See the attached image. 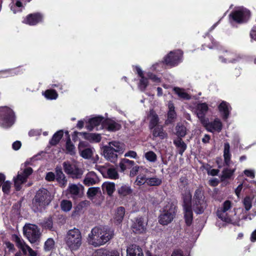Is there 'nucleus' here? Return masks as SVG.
<instances>
[{"instance_id": "obj_1", "label": "nucleus", "mask_w": 256, "mask_h": 256, "mask_svg": "<svg viewBox=\"0 0 256 256\" xmlns=\"http://www.w3.org/2000/svg\"><path fill=\"white\" fill-rule=\"evenodd\" d=\"M114 231L106 226H99L93 228L87 237L88 244L94 248L104 245L114 236Z\"/></svg>"}, {"instance_id": "obj_2", "label": "nucleus", "mask_w": 256, "mask_h": 256, "mask_svg": "<svg viewBox=\"0 0 256 256\" xmlns=\"http://www.w3.org/2000/svg\"><path fill=\"white\" fill-rule=\"evenodd\" d=\"M216 215L222 221L233 224H237L240 218L236 216V208L233 207L232 202L228 200L224 202L218 208Z\"/></svg>"}, {"instance_id": "obj_3", "label": "nucleus", "mask_w": 256, "mask_h": 256, "mask_svg": "<svg viewBox=\"0 0 256 256\" xmlns=\"http://www.w3.org/2000/svg\"><path fill=\"white\" fill-rule=\"evenodd\" d=\"M64 242L68 249L74 252L78 250L82 245V235L80 230L74 228L68 230L65 236Z\"/></svg>"}, {"instance_id": "obj_4", "label": "nucleus", "mask_w": 256, "mask_h": 256, "mask_svg": "<svg viewBox=\"0 0 256 256\" xmlns=\"http://www.w3.org/2000/svg\"><path fill=\"white\" fill-rule=\"evenodd\" d=\"M50 192L45 188L40 189L32 202V208L34 212H40L48 206L52 200Z\"/></svg>"}, {"instance_id": "obj_5", "label": "nucleus", "mask_w": 256, "mask_h": 256, "mask_svg": "<svg viewBox=\"0 0 256 256\" xmlns=\"http://www.w3.org/2000/svg\"><path fill=\"white\" fill-rule=\"evenodd\" d=\"M14 121V114L11 108L7 106L0 108V126L3 128H10Z\"/></svg>"}, {"instance_id": "obj_6", "label": "nucleus", "mask_w": 256, "mask_h": 256, "mask_svg": "<svg viewBox=\"0 0 256 256\" xmlns=\"http://www.w3.org/2000/svg\"><path fill=\"white\" fill-rule=\"evenodd\" d=\"M192 202L193 209L195 212L198 214H202L206 208L207 204L202 188H199L196 190Z\"/></svg>"}, {"instance_id": "obj_7", "label": "nucleus", "mask_w": 256, "mask_h": 256, "mask_svg": "<svg viewBox=\"0 0 256 256\" xmlns=\"http://www.w3.org/2000/svg\"><path fill=\"white\" fill-rule=\"evenodd\" d=\"M176 212V208L172 203L168 204L164 208L162 213L158 218L160 224L166 226L170 223L175 217Z\"/></svg>"}, {"instance_id": "obj_8", "label": "nucleus", "mask_w": 256, "mask_h": 256, "mask_svg": "<svg viewBox=\"0 0 256 256\" xmlns=\"http://www.w3.org/2000/svg\"><path fill=\"white\" fill-rule=\"evenodd\" d=\"M250 12L244 7L236 8L230 14V19L238 24L246 22L250 18Z\"/></svg>"}, {"instance_id": "obj_9", "label": "nucleus", "mask_w": 256, "mask_h": 256, "mask_svg": "<svg viewBox=\"0 0 256 256\" xmlns=\"http://www.w3.org/2000/svg\"><path fill=\"white\" fill-rule=\"evenodd\" d=\"M24 236L30 243L37 242L40 238V233L37 226L28 224L24 225L23 228Z\"/></svg>"}, {"instance_id": "obj_10", "label": "nucleus", "mask_w": 256, "mask_h": 256, "mask_svg": "<svg viewBox=\"0 0 256 256\" xmlns=\"http://www.w3.org/2000/svg\"><path fill=\"white\" fill-rule=\"evenodd\" d=\"M62 164L64 172L72 178H80L82 176L83 171L76 164H70L69 162H65Z\"/></svg>"}, {"instance_id": "obj_11", "label": "nucleus", "mask_w": 256, "mask_h": 256, "mask_svg": "<svg viewBox=\"0 0 256 256\" xmlns=\"http://www.w3.org/2000/svg\"><path fill=\"white\" fill-rule=\"evenodd\" d=\"M32 169L30 167H26L18 172L16 178H14V184L16 190H20L21 188V185L25 182L28 176L32 172Z\"/></svg>"}, {"instance_id": "obj_12", "label": "nucleus", "mask_w": 256, "mask_h": 256, "mask_svg": "<svg viewBox=\"0 0 256 256\" xmlns=\"http://www.w3.org/2000/svg\"><path fill=\"white\" fill-rule=\"evenodd\" d=\"M182 52L180 50L170 52L164 58V61L167 65L175 66L182 62Z\"/></svg>"}, {"instance_id": "obj_13", "label": "nucleus", "mask_w": 256, "mask_h": 256, "mask_svg": "<svg viewBox=\"0 0 256 256\" xmlns=\"http://www.w3.org/2000/svg\"><path fill=\"white\" fill-rule=\"evenodd\" d=\"M12 240L16 244V246L20 249L24 254H26L28 252L29 256H36L37 253L30 248L26 243L24 240L16 234H14L12 236Z\"/></svg>"}, {"instance_id": "obj_14", "label": "nucleus", "mask_w": 256, "mask_h": 256, "mask_svg": "<svg viewBox=\"0 0 256 256\" xmlns=\"http://www.w3.org/2000/svg\"><path fill=\"white\" fill-rule=\"evenodd\" d=\"M202 124L208 131L212 132H219L221 131L222 127L220 120L217 118L210 122L208 121V118L205 122H202Z\"/></svg>"}, {"instance_id": "obj_15", "label": "nucleus", "mask_w": 256, "mask_h": 256, "mask_svg": "<svg viewBox=\"0 0 256 256\" xmlns=\"http://www.w3.org/2000/svg\"><path fill=\"white\" fill-rule=\"evenodd\" d=\"M208 106L205 102L198 103L196 106V114L202 124L208 119V118H206L205 116L208 112Z\"/></svg>"}, {"instance_id": "obj_16", "label": "nucleus", "mask_w": 256, "mask_h": 256, "mask_svg": "<svg viewBox=\"0 0 256 256\" xmlns=\"http://www.w3.org/2000/svg\"><path fill=\"white\" fill-rule=\"evenodd\" d=\"M43 16L40 13H34L28 15L23 20L24 24L30 26H34L42 22Z\"/></svg>"}, {"instance_id": "obj_17", "label": "nucleus", "mask_w": 256, "mask_h": 256, "mask_svg": "<svg viewBox=\"0 0 256 256\" xmlns=\"http://www.w3.org/2000/svg\"><path fill=\"white\" fill-rule=\"evenodd\" d=\"M242 58L236 54L226 51L224 52L223 54L220 56V60L222 62H232L234 63L240 61Z\"/></svg>"}, {"instance_id": "obj_18", "label": "nucleus", "mask_w": 256, "mask_h": 256, "mask_svg": "<svg viewBox=\"0 0 256 256\" xmlns=\"http://www.w3.org/2000/svg\"><path fill=\"white\" fill-rule=\"evenodd\" d=\"M100 179L96 174L92 171L88 172L83 180V183L86 186H90L97 184L99 182Z\"/></svg>"}, {"instance_id": "obj_19", "label": "nucleus", "mask_w": 256, "mask_h": 256, "mask_svg": "<svg viewBox=\"0 0 256 256\" xmlns=\"http://www.w3.org/2000/svg\"><path fill=\"white\" fill-rule=\"evenodd\" d=\"M132 228L134 232L141 234L145 232L146 224L144 222L143 218H138L132 224Z\"/></svg>"}, {"instance_id": "obj_20", "label": "nucleus", "mask_w": 256, "mask_h": 256, "mask_svg": "<svg viewBox=\"0 0 256 256\" xmlns=\"http://www.w3.org/2000/svg\"><path fill=\"white\" fill-rule=\"evenodd\" d=\"M83 188V186L80 184H70L67 191L71 195L72 198H76L81 195V191Z\"/></svg>"}, {"instance_id": "obj_21", "label": "nucleus", "mask_w": 256, "mask_h": 256, "mask_svg": "<svg viewBox=\"0 0 256 256\" xmlns=\"http://www.w3.org/2000/svg\"><path fill=\"white\" fill-rule=\"evenodd\" d=\"M104 118L98 116L90 118L86 122V128L90 130H92L94 128L98 130V126H99L103 122Z\"/></svg>"}, {"instance_id": "obj_22", "label": "nucleus", "mask_w": 256, "mask_h": 256, "mask_svg": "<svg viewBox=\"0 0 256 256\" xmlns=\"http://www.w3.org/2000/svg\"><path fill=\"white\" fill-rule=\"evenodd\" d=\"M104 156L108 160L114 162L118 158V154L108 145L104 146Z\"/></svg>"}, {"instance_id": "obj_23", "label": "nucleus", "mask_w": 256, "mask_h": 256, "mask_svg": "<svg viewBox=\"0 0 256 256\" xmlns=\"http://www.w3.org/2000/svg\"><path fill=\"white\" fill-rule=\"evenodd\" d=\"M126 256H144L141 248L136 244H130L126 249Z\"/></svg>"}, {"instance_id": "obj_24", "label": "nucleus", "mask_w": 256, "mask_h": 256, "mask_svg": "<svg viewBox=\"0 0 256 256\" xmlns=\"http://www.w3.org/2000/svg\"><path fill=\"white\" fill-rule=\"evenodd\" d=\"M56 179L61 187H65L67 184V180L60 166H56Z\"/></svg>"}, {"instance_id": "obj_25", "label": "nucleus", "mask_w": 256, "mask_h": 256, "mask_svg": "<svg viewBox=\"0 0 256 256\" xmlns=\"http://www.w3.org/2000/svg\"><path fill=\"white\" fill-rule=\"evenodd\" d=\"M218 110L224 119H227L231 110V107L228 103L222 101L218 106Z\"/></svg>"}, {"instance_id": "obj_26", "label": "nucleus", "mask_w": 256, "mask_h": 256, "mask_svg": "<svg viewBox=\"0 0 256 256\" xmlns=\"http://www.w3.org/2000/svg\"><path fill=\"white\" fill-rule=\"evenodd\" d=\"M136 69L138 74L140 78L138 86V88L140 90L144 91L148 85V80L144 76L143 72L140 67L136 66Z\"/></svg>"}, {"instance_id": "obj_27", "label": "nucleus", "mask_w": 256, "mask_h": 256, "mask_svg": "<svg viewBox=\"0 0 256 256\" xmlns=\"http://www.w3.org/2000/svg\"><path fill=\"white\" fill-rule=\"evenodd\" d=\"M108 145L118 154H122L125 150L124 144L118 141L110 142Z\"/></svg>"}, {"instance_id": "obj_28", "label": "nucleus", "mask_w": 256, "mask_h": 256, "mask_svg": "<svg viewBox=\"0 0 256 256\" xmlns=\"http://www.w3.org/2000/svg\"><path fill=\"white\" fill-rule=\"evenodd\" d=\"M82 142H80L78 146V149L80 155L84 158L88 159L90 158L93 154L94 150L92 148H86L82 149Z\"/></svg>"}, {"instance_id": "obj_29", "label": "nucleus", "mask_w": 256, "mask_h": 256, "mask_svg": "<svg viewBox=\"0 0 256 256\" xmlns=\"http://www.w3.org/2000/svg\"><path fill=\"white\" fill-rule=\"evenodd\" d=\"M102 190L104 192H106L108 195L111 196L115 190V184L112 182H106L102 185Z\"/></svg>"}, {"instance_id": "obj_30", "label": "nucleus", "mask_w": 256, "mask_h": 256, "mask_svg": "<svg viewBox=\"0 0 256 256\" xmlns=\"http://www.w3.org/2000/svg\"><path fill=\"white\" fill-rule=\"evenodd\" d=\"M174 144L178 150V153L180 155H182L184 152L186 148V144L180 138H177L174 140Z\"/></svg>"}, {"instance_id": "obj_31", "label": "nucleus", "mask_w": 256, "mask_h": 256, "mask_svg": "<svg viewBox=\"0 0 256 256\" xmlns=\"http://www.w3.org/2000/svg\"><path fill=\"white\" fill-rule=\"evenodd\" d=\"M80 135L83 136L86 140L96 142H98L101 140V136L99 134L86 132H80Z\"/></svg>"}, {"instance_id": "obj_32", "label": "nucleus", "mask_w": 256, "mask_h": 256, "mask_svg": "<svg viewBox=\"0 0 256 256\" xmlns=\"http://www.w3.org/2000/svg\"><path fill=\"white\" fill-rule=\"evenodd\" d=\"M224 157L225 164L228 166L230 162L231 154L230 153V146L228 142L224 144Z\"/></svg>"}, {"instance_id": "obj_33", "label": "nucleus", "mask_w": 256, "mask_h": 256, "mask_svg": "<svg viewBox=\"0 0 256 256\" xmlns=\"http://www.w3.org/2000/svg\"><path fill=\"white\" fill-rule=\"evenodd\" d=\"M173 90L175 94H176L180 99L188 100L191 98L190 95L186 92L185 90L183 88L178 87H174Z\"/></svg>"}, {"instance_id": "obj_34", "label": "nucleus", "mask_w": 256, "mask_h": 256, "mask_svg": "<svg viewBox=\"0 0 256 256\" xmlns=\"http://www.w3.org/2000/svg\"><path fill=\"white\" fill-rule=\"evenodd\" d=\"M236 168L230 169L229 168H224L222 172V174L220 178L221 180L224 182L227 179H230L232 178Z\"/></svg>"}, {"instance_id": "obj_35", "label": "nucleus", "mask_w": 256, "mask_h": 256, "mask_svg": "<svg viewBox=\"0 0 256 256\" xmlns=\"http://www.w3.org/2000/svg\"><path fill=\"white\" fill-rule=\"evenodd\" d=\"M184 210V211L185 222L188 226H190L193 220L191 207L185 206Z\"/></svg>"}, {"instance_id": "obj_36", "label": "nucleus", "mask_w": 256, "mask_h": 256, "mask_svg": "<svg viewBox=\"0 0 256 256\" xmlns=\"http://www.w3.org/2000/svg\"><path fill=\"white\" fill-rule=\"evenodd\" d=\"M110 179H116L118 178V173L114 168H106L104 176Z\"/></svg>"}, {"instance_id": "obj_37", "label": "nucleus", "mask_w": 256, "mask_h": 256, "mask_svg": "<svg viewBox=\"0 0 256 256\" xmlns=\"http://www.w3.org/2000/svg\"><path fill=\"white\" fill-rule=\"evenodd\" d=\"M134 165V162L128 159L124 158L120 163V167L122 172L130 168Z\"/></svg>"}, {"instance_id": "obj_38", "label": "nucleus", "mask_w": 256, "mask_h": 256, "mask_svg": "<svg viewBox=\"0 0 256 256\" xmlns=\"http://www.w3.org/2000/svg\"><path fill=\"white\" fill-rule=\"evenodd\" d=\"M150 118L149 127L150 129H152L156 126L158 122V115L153 110H150Z\"/></svg>"}, {"instance_id": "obj_39", "label": "nucleus", "mask_w": 256, "mask_h": 256, "mask_svg": "<svg viewBox=\"0 0 256 256\" xmlns=\"http://www.w3.org/2000/svg\"><path fill=\"white\" fill-rule=\"evenodd\" d=\"M125 214V210L124 207H119L116 210L114 216V220L118 224H120L123 220Z\"/></svg>"}, {"instance_id": "obj_40", "label": "nucleus", "mask_w": 256, "mask_h": 256, "mask_svg": "<svg viewBox=\"0 0 256 256\" xmlns=\"http://www.w3.org/2000/svg\"><path fill=\"white\" fill-rule=\"evenodd\" d=\"M176 131L178 138H183L186 134V128L182 124H178L176 127Z\"/></svg>"}, {"instance_id": "obj_41", "label": "nucleus", "mask_w": 256, "mask_h": 256, "mask_svg": "<svg viewBox=\"0 0 256 256\" xmlns=\"http://www.w3.org/2000/svg\"><path fill=\"white\" fill-rule=\"evenodd\" d=\"M152 135L154 137H160V138H164L166 137V134L164 131L162 127L160 126L154 128L152 131Z\"/></svg>"}, {"instance_id": "obj_42", "label": "nucleus", "mask_w": 256, "mask_h": 256, "mask_svg": "<svg viewBox=\"0 0 256 256\" xmlns=\"http://www.w3.org/2000/svg\"><path fill=\"white\" fill-rule=\"evenodd\" d=\"M106 128L109 131H116L120 129V125L113 120H108L106 122Z\"/></svg>"}, {"instance_id": "obj_43", "label": "nucleus", "mask_w": 256, "mask_h": 256, "mask_svg": "<svg viewBox=\"0 0 256 256\" xmlns=\"http://www.w3.org/2000/svg\"><path fill=\"white\" fill-rule=\"evenodd\" d=\"M162 180L156 176L147 177L146 184L150 186H158L162 184Z\"/></svg>"}, {"instance_id": "obj_44", "label": "nucleus", "mask_w": 256, "mask_h": 256, "mask_svg": "<svg viewBox=\"0 0 256 256\" xmlns=\"http://www.w3.org/2000/svg\"><path fill=\"white\" fill-rule=\"evenodd\" d=\"M132 190L128 185H122L118 189V192L121 196H126L130 194Z\"/></svg>"}, {"instance_id": "obj_45", "label": "nucleus", "mask_w": 256, "mask_h": 256, "mask_svg": "<svg viewBox=\"0 0 256 256\" xmlns=\"http://www.w3.org/2000/svg\"><path fill=\"white\" fill-rule=\"evenodd\" d=\"M63 136V132L62 130H59L55 133L52 138L50 142V143L52 145H56L57 144Z\"/></svg>"}, {"instance_id": "obj_46", "label": "nucleus", "mask_w": 256, "mask_h": 256, "mask_svg": "<svg viewBox=\"0 0 256 256\" xmlns=\"http://www.w3.org/2000/svg\"><path fill=\"white\" fill-rule=\"evenodd\" d=\"M44 96L48 100H56L58 96V94L56 90H48L44 92Z\"/></svg>"}, {"instance_id": "obj_47", "label": "nucleus", "mask_w": 256, "mask_h": 256, "mask_svg": "<svg viewBox=\"0 0 256 256\" xmlns=\"http://www.w3.org/2000/svg\"><path fill=\"white\" fill-rule=\"evenodd\" d=\"M60 207L63 211L69 212L72 208V203L68 200H62L60 204Z\"/></svg>"}, {"instance_id": "obj_48", "label": "nucleus", "mask_w": 256, "mask_h": 256, "mask_svg": "<svg viewBox=\"0 0 256 256\" xmlns=\"http://www.w3.org/2000/svg\"><path fill=\"white\" fill-rule=\"evenodd\" d=\"M22 2L17 0L16 3H12L10 4V10L13 12L14 14L22 11Z\"/></svg>"}, {"instance_id": "obj_49", "label": "nucleus", "mask_w": 256, "mask_h": 256, "mask_svg": "<svg viewBox=\"0 0 256 256\" xmlns=\"http://www.w3.org/2000/svg\"><path fill=\"white\" fill-rule=\"evenodd\" d=\"M54 240L52 238H49L44 243V250L45 251H50L54 248Z\"/></svg>"}, {"instance_id": "obj_50", "label": "nucleus", "mask_w": 256, "mask_h": 256, "mask_svg": "<svg viewBox=\"0 0 256 256\" xmlns=\"http://www.w3.org/2000/svg\"><path fill=\"white\" fill-rule=\"evenodd\" d=\"M192 195L189 191L186 192L185 196H184V204L183 206L191 207Z\"/></svg>"}, {"instance_id": "obj_51", "label": "nucleus", "mask_w": 256, "mask_h": 256, "mask_svg": "<svg viewBox=\"0 0 256 256\" xmlns=\"http://www.w3.org/2000/svg\"><path fill=\"white\" fill-rule=\"evenodd\" d=\"M145 158L150 162H155L157 159V156L156 154L152 152L149 151L144 154Z\"/></svg>"}, {"instance_id": "obj_52", "label": "nucleus", "mask_w": 256, "mask_h": 256, "mask_svg": "<svg viewBox=\"0 0 256 256\" xmlns=\"http://www.w3.org/2000/svg\"><path fill=\"white\" fill-rule=\"evenodd\" d=\"M100 192V188L98 187H92L88 188L87 192V194L88 198H92L98 192Z\"/></svg>"}, {"instance_id": "obj_53", "label": "nucleus", "mask_w": 256, "mask_h": 256, "mask_svg": "<svg viewBox=\"0 0 256 256\" xmlns=\"http://www.w3.org/2000/svg\"><path fill=\"white\" fill-rule=\"evenodd\" d=\"M66 149L68 153L72 155L75 153V148L72 144L70 139H68L66 142Z\"/></svg>"}, {"instance_id": "obj_54", "label": "nucleus", "mask_w": 256, "mask_h": 256, "mask_svg": "<svg viewBox=\"0 0 256 256\" xmlns=\"http://www.w3.org/2000/svg\"><path fill=\"white\" fill-rule=\"evenodd\" d=\"M243 204L245 210H249L252 206V198L250 196L246 197L243 200Z\"/></svg>"}, {"instance_id": "obj_55", "label": "nucleus", "mask_w": 256, "mask_h": 256, "mask_svg": "<svg viewBox=\"0 0 256 256\" xmlns=\"http://www.w3.org/2000/svg\"><path fill=\"white\" fill-rule=\"evenodd\" d=\"M52 225L53 223L51 218L46 219L42 223V226L46 229L52 230Z\"/></svg>"}, {"instance_id": "obj_56", "label": "nucleus", "mask_w": 256, "mask_h": 256, "mask_svg": "<svg viewBox=\"0 0 256 256\" xmlns=\"http://www.w3.org/2000/svg\"><path fill=\"white\" fill-rule=\"evenodd\" d=\"M19 70L20 68H15L10 70L2 71V76L6 77L9 76H13L14 74H16L19 72Z\"/></svg>"}, {"instance_id": "obj_57", "label": "nucleus", "mask_w": 256, "mask_h": 256, "mask_svg": "<svg viewBox=\"0 0 256 256\" xmlns=\"http://www.w3.org/2000/svg\"><path fill=\"white\" fill-rule=\"evenodd\" d=\"M147 177L146 176L139 175L137 176L136 182L138 186L146 184Z\"/></svg>"}, {"instance_id": "obj_58", "label": "nucleus", "mask_w": 256, "mask_h": 256, "mask_svg": "<svg viewBox=\"0 0 256 256\" xmlns=\"http://www.w3.org/2000/svg\"><path fill=\"white\" fill-rule=\"evenodd\" d=\"M11 187V182L9 181L4 182L2 185V190L4 194H8Z\"/></svg>"}, {"instance_id": "obj_59", "label": "nucleus", "mask_w": 256, "mask_h": 256, "mask_svg": "<svg viewBox=\"0 0 256 256\" xmlns=\"http://www.w3.org/2000/svg\"><path fill=\"white\" fill-rule=\"evenodd\" d=\"M244 173L248 177L251 178H254L255 172L253 170H246L244 171Z\"/></svg>"}, {"instance_id": "obj_60", "label": "nucleus", "mask_w": 256, "mask_h": 256, "mask_svg": "<svg viewBox=\"0 0 256 256\" xmlns=\"http://www.w3.org/2000/svg\"><path fill=\"white\" fill-rule=\"evenodd\" d=\"M131 170L130 172V176L131 177L134 176L138 173L140 168V167L138 166H132L131 168Z\"/></svg>"}, {"instance_id": "obj_61", "label": "nucleus", "mask_w": 256, "mask_h": 256, "mask_svg": "<svg viewBox=\"0 0 256 256\" xmlns=\"http://www.w3.org/2000/svg\"><path fill=\"white\" fill-rule=\"evenodd\" d=\"M45 178L47 181L52 182L56 178V176L54 172H48L46 174Z\"/></svg>"}, {"instance_id": "obj_62", "label": "nucleus", "mask_w": 256, "mask_h": 256, "mask_svg": "<svg viewBox=\"0 0 256 256\" xmlns=\"http://www.w3.org/2000/svg\"><path fill=\"white\" fill-rule=\"evenodd\" d=\"M148 78L152 80L153 82H160V78L157 77L156 75L152 74L151 72H148L147 74Z\"/></svg>"}, {"instance_id": "obj_63", "label": "nucleus", "mask_w": 256, "mask_h": 256, "mask_svg": "<svg viewBox=\"0 0 256 256\" xmlns=\"http://www.w3.org/2000/svg\"><path fill=\"white\" fill-rule=\"evenodd\" d=\"M41 134V130H31L29 132L28 135L30 136H40Z\"/></svg>"}, {"instance_id": "obj_64", "label": "nucleus", "mask_w": 256, "mask_h": 256, "mask_svg": "<svg viewBox=\"0 0 256 256\" xmlns=\"http://www.w3.org/2000/svg\"><path fill=\"white\" fill-rule=\"evenodd\" d=\"M106 256H120V254L118 250H112L107 252L106 253Z\"/></svg>"}]
</instances>
